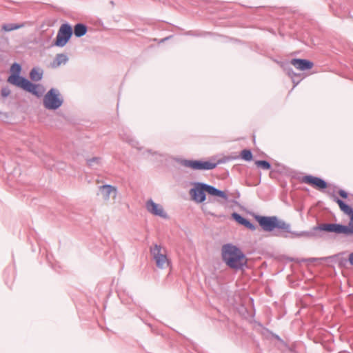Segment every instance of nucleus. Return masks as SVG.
Returning a JSON list of instances; mask_svg holds the SVG:
<instances>
[{
  "mask_svg": "<svg viewBox=\"0 0 353 353\" xmlns=\"http://www.w3.org/2000/svg\"><path fill=\"white\" fill-rule=\"evenodd\" d=\"M221 258L230 268L236 271L243 270L248 264L245 254L239 248L232 243H226L222 246Z\"/></svg>",
  "mask_w": 353,
  "mask_h": 353,
  "instance_id": "nucleus-1",
  "label": "nucleus"
},
{
  "mask_svg": "<svg viewBox=\"0 0 353 353\" xmlns=\"http://www.w3.org/2000/svg\"><path fill=\"white\" fill-rule=\"evenodd\" d=\"M290 228L291 227L289 223H285L284 221L279 220V219L277 218L276 229H278L279 230L276 231L274 234L277 236L291 239L299 237L311 239L314 236V233L312 232H293L291 231Z\"/></svg>",
  "mask_w": 353,
  "mask_h": 353,
  "instance_id": "nucleus-2",
  "label": "nucleus"
},
{
  "mask_svg": "<svg viewBox=\"0 0 353 353\" xmlns=\"http://www.w3.org/2000/svg\"><path fill=\"white\" fill-rule=\"evenodd\" d=\"M317 231H325L327 232H332L337 234H345V236L352 235V229L350 228L348 225H345L339 223H321L318 225H316L312 228L309 232H312L314 233V236L312 238H314L317 236Z\"/></svg>",
  "mask_w": 353,
  "mask_h": 353,
  "instance_id": "nucleus-3",
  "label": "nucleus"
},
{
  "mask_svg": "<svg viewBox=\"0 0 353 353\" xmlns=\"http://www.w3.org/2000/svg\"><path fill=\"white\" fill-rule=\"evenodd\" d=\"M21 67L19 63H13L10 69V75L8 79V81L20 88H36L28 79L20 76Z\"/></svg>",
  "mask_w": 353,
  "mask_h": 353,
  "instance_id": "nucleus-4",
  "label": "nucleus"
},
{
  "mask_svg": "<svg viewBox=\"0 0 353 353\" xmlns=\"http://www.w3.org/2000/svg\"><path fill=\"white\" fill-rule=\"evenodd\" d=\"M220 162L213 163L202 160L182 159L180 161V164L183 167L189 168L194 170H210L214 169Z\"/></svg>",
  "mask_w": 353,
  "mask_h": 353,
  "instance_id": "nucleus-5",
  "label": "nucleus"
},
{
  "mask_svg": "<svg viewBox=\"0 0 353 353\" xmlns=\"http://www.w3.org/2000/svg\"><path fill=\"white\" fill-rule=\"evenodd\" d=\"M63 103V99L58 90H49L43 98V105L48 110H57Z\"/></svg>",
  "mask_w": 353,
  "mask_h": 353,
  "instance_id": "nucleus-6",
  "label": "nucleus"
},
{
  "mask_svg": "<svg viewBox=\"0 0 353 353\" xmlns=\"http://www.w3.org/2000/svg\"><path fill=\"white\" fill-rule=\"evenodd\" d=\"M150 254L159 268L164 269L169 265L166 251L161 245L155 244L151 247Z\"/></svg>",
  "mask_w": 353,
  "mask_h": 353,
  "instance_id": "nucleus-7",
  "label": "nucleus"
},
{
  "mask_svg": "<svg viewBox=\"0 0 353 353\" xmlns=\"http://www.w3.org/2000/svg\"><path fill=\"white\" fill-rule=\"evenodd\" d=\"M210 185L197 182L195 183L194 187L190 190V194L192 199L196 203H201L205 201V192L210 194Z\"/></svg>",
  "mask_w": 353,
  "mask_h": 353,
  "instance_id": "nucleus-8",
  "label": "nucleus"
},
{
  "mask_svg": "<svg viewBox=\"0 0 353 353\" xmlns=\"http://www.w3.org/2000/svg\"><path fill=\"white\" fill-rule=\"evenodd\" d=\"M72 34V29L70 25H61L58 30L54 45L59 47H63L68 42Z\"/></svg>",
  "mask_w": 353,
  "mask_h": 353,
  "instance_id": "nucleus-9",
  "label": "nucleus"
},
{
  "mask_svg": "<svg viewBox=\"0 0 353 353\" xmlns=\"http://www.w3.org/2000/svg\"><path fill=\"white\" fill-rule=\"evenodd\" d=\"M255 218L264 231L272 232L276 229V216H256Z\"/></svg>",
  "mask_w": 353,
  "mask_h": 353,
  "instance_id": "nucleus-10",
  "label": "nucleus"
},
{
  "mask_svg": "<svg viewBox=\"0 0 353 353\" xmlns=\"http://www.w3.org/2000/svg\"><path fill=\"white\" fill-rule=\"evenodd\" d=\"M301 182L309 184L316 188L323 190L327 187V183L323 179L312 175H306L301 178Z\"/></svg>",
  "mask_w": 353,
  "mask_h": 353,
  "instance_id": "nucleus-11",
  "label": "nucleus"
},
{
  "mask_svg": "<svg viewBox=\"0 0 353 353\" xmlns=\"http://www.w3.org/2000/svg\"><path fill=\"white\" fill-rule=\"evenodd\" d=\"M147 210L153 215L160 216L161 218L167 219L168 214L165 212L163 207L153 201L152 199H149L145 203Z\"/></svg>",
  "mask_w": 353,
  "mask_h": 353,
  "instance_id": "nucleus-12",
  "label": "nucleus"
},
{
  "mask_svg": "<svg viewBox=\"0 0 353 353\" xmlns=\"http://www.w3.org/2000/svg\"><path fill=\"white\" fill-rule=\"evenodd\" d=\"M290 64L300 71L310 70L314 67V63L307 59H292Z\"/></svg>",
  "mask_w": 353,
  "mask_h": 353,
  "instance_id": "nucleus-13",
  "label": "nucleus"
},
{
  "mask_svg": "<svg viewBox=\"0 0 353 353\" xmlns=\"http://www.w3.org/2000/svg\"><path fill=\"white\" fill-rule=\"evenodd\" d=\"M232 217L238 223L245 226V228L250 229V230L254 231L256 230V226L254 223L250 222L248 219L242 216L239 213H237V212L232 213Z\"/></svg>",
  "mask_w": 353,
  "mask_h": 353,
  "instance_id": "nucleus-14",
  "label": "nucleus"
},
{
  "mask_svg": "<svg viewBox=\"0 0 353 353\" xmlns=\"http://www.w3.org/2000/svg\"><path fill=\"white\" fill-rule=\"evenodd\" d=\"M333 201L339 205L340 210L344 214L349 216L350 218L351 217V216L353 213V209L351 206H350L349 205L345 203L343 201H342L341 199H340L339 198H338L337 196H336L334 195H333Z\"/></svg>",
  "mask_w": 353,
  "mask_h": 353,
  "instance_id": "nucleus-15",
  "label": "nucleus"
},
{
  "mask_svg": "<svg viewBox=\"0 0 353 353\" xmlns=\"http://www.w3.org/2000/svg\"><path fill=\"white\" fill-rule=\"evenodd\" d=\"M100 191L104 200L108 201L110 199L112 192L117 194L116 188L111 185H103L100 186Z\"/></svg>",
  "mask_w": 353,
  "mask_h": 353,
  "instance_id": "nucleus-16",
  "label": "nucleus"
},
{
  "mask_svg": "<svg viewBox=\"0 0 353 353\" xmlns=\"http://www.w3.org/2000/svg\"><path fill=\"white\" fill-rule=\"evenodd\" d=\"M68 61V57L64 54H57L53 60V61L50 63V65L53 68H56L59 67L61 65H64Z\"/></svg>",
  "mask_w": 353,
  "mask_h": 353,
  "instance_id": "nucleus-17",
  "label": "nucleus"
},
{
  "mask_svg": "<svg viewBox=\"0 0 353 353\" xmlns=\"http://www.w3.org/2000/svg\"><path fill=\"white\" fill-rule=\"evenodd\" d=\"M210 194L212 196H216L224 199L225 201L228 199V197L224 191L220 190L215 187L210 185Z\"/></svg>",
  "mask_w": 353,
  "mask_h": 353,
  "instance_id": "nucleus-18",
  "label": "nucleus"
},
{
  "mask_svg": "<svg viewBox=\"0 0 353 353\" xmlns=\"http://www.w3.org/2000/svg\"><path fill=\"white\" fill-rule=\"evenodd\" d=\"M43 76V71L39 68H33L30 73V77L32 81H38L41 79Z\"/></svg>",
  "mask_w": 353,
  "mask_h": 353,
  "instance_id": "nucleus-19",
  "label": "nucleus"
},
{
  "mask_svg": "<svg viewBox=\"0 0 353 353\" xmlns=\"http://www.w3.org/2000/svg\"><path fill=\"white\" fill-rule=\"evenodd\" d=\"M86 26L81 23H78L74 26V34L79 37L84 35L86 33Z\"/></svg>",
  "mask_w": 353,
  "mask_h": 353,
  "instance_id": "nucleus-20",
  "label": "nucleus"
},
{
  "mask_svg": "<svg viewBox=\"0 0 353 353\" xmlns=\"http://www.w3.org/2000/svg\"><path fill=\"white\" fill-rule=\"evenodd\" d=\"M241 157L247 161H250L252 159L253 155L250 150H243L241 152Z\"/></svg>",
  "mask_w": 353,
  "mask_h": 353,
  "instance_id": "nucleus-21",
  "label": "nucleus"
},
{
  "mask_svg": "<svg viewBox=\"0 0 353 353\" xmlns=\"http://www.w3.org/2000/svg\"><path fill=\"white\" fill-rule=\"evenodd\" d=\"M255 164L263 170H270L271 168V164L265 160L256 161Z\"/></svg>",
  "mask_w": 353,
  "mask_h": 353,
  "instance_id": "nucleus-22",
  "label": "nucleus"
},
{
  "mask_svg": "<svg viewBox=\"0 0 353 353\" xmlns=\"http://www.w3.org/2000/svg\"><path fill=\"white\" fill-rule=\"evenodd\" d=\"M23 26V24H19V25H17V24H5L2 26V28L3 30L6 31V32H8V31H12V30H17V29H19L20 28H22Z\"/></svg>",
  "mask_w": 353,
  "mask_h": 353,
  "instance_id": "nucleus-23",
  "label": "nucleus"
},
{
  "mask_svg": "<svg viewBox=\"0 0 353 353\" xmlns=\"http://www.w3.org/2000/svg\"><path fill=\"white\" fill-rule=\"evenodd\" d=\"M101 158L100 157H93L89 159H87V164L90 167H92L94 164L100 165L101 164Z\"/></svg>",
  "mask_w": 353,
  "mask_h": 353,
  "instance_id": "nucleus-24",
  "label": "nucleus"
},
{
  "mask_svg": "<svg viewBox=\"0 0 353 353\" xmlns=\"http://www.w3.org/2000/svg\"><path fill=\"white\" fill-rule=\"evenodd\" d=\"M333 257H334L333 256H330L321 257V258H309V259H303L302 261H310V262H314V261H326L328 259H332Z\"/></svg>",
  "mask_w": 353,
  "mask_h": 353,
  "instance_id": "nucleus-25",
  "label": "nucleus"
},
{
  "mask_svg": "<svg viewBox=\"0 0 353 353\" xmlns=\"http://www.w3.org/2000/svg\"><path fill=\"white\" fill-rule=\"evenodd\" d=\"M0 94L2 98H6L10 94V90H1Z\"/></svg>",
  "mask_w": 353,
  "mask_h": 353,
  "instance_id": "nucleus-26",
  "label": "nucleus"
},
{
  "mask_svg": "<svg viewBox=\"0 0 353 353\" xmlns=\"http://www.w3.org/2000/svg\"><path fill=\"white\" fill-rule=\"evenodd\" d=\"M339 194L343 199H347V196H348V194L347 192H345V190H340L339 191Z\"/></svg>",
  "mask_w": 353,
  "mask_h": 353,
  "instance_id": "nucleus-27",
  "label": "nucleus"
},
{
  "mask_svg": "<svg viewBox=\"0 0 353 353\" xmlns=\"http://www.w3.org/2000/svg\"><path fill=\"white\" fill-rule=\"evenodd\" d=\"M26 90L29 92H30V93H32L34 95L39 96V92H40L39 91L41 90Z\"/></svg>",
  "mask_w": 353,
  "mask_h": 353,
  "instance_id": "nucleus-28",
  "label": "nucleus"
},
{
  "mask_svg": "<svg viewBox=\"0 0 353 353\" xmlns=\"http://www.w3.org/2000/svg\"><path fill=\"white\" fill-rule=\"evenodd\" d=\"M348 261H349L350 263L352 265H353V252H351V253L349 254Z\"/></svg>",
  "mask_w": 353,
  "mask_h": 353,
  "instance_id": "nucleus-29",
  "label": "nucleus"
},
{
  "mask_svg": "<svg viewBox=\"0 0 353 353\" xmlns=\"http://www.w3.org/2000/svg\"><path fill=\"white\" fill-rule=\"evenodd\" d=\"M125 141L128 142V143H131L132 141V139L130 138V137H126V138H123Z\"/></svg>",
  "mask_w": 353,
  "mask_h": 353,
  "instance_id": "nucleus-30",
  "label": "nucleus"
}]
</instances>
